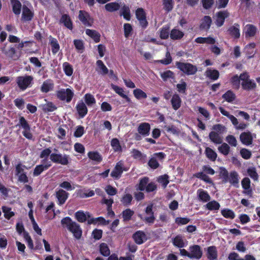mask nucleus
<instances>
[{
    "label": "nucleus",
    "instance_id": "59",
    "mask_svg": "<svg viewBox=\"0 0 260 260\" xmlns=\"http://www.w3.org/2000/svg\"><path fill=\"white\" fill-rule=\"evenodd\" d=\"M84 98L85 103L88 106H91L96 103L94 96L90 93H86Z\"/></svg>",
    "mask_w": 260,
    "mask_h": 260
},
{
    "label": "nucleus",
    "instance_id": "12",
    "mask_svg": "<svg viewBox=\"0 0 260 260\" xmlns=\"http://www.w3.org/2000/svg\"><path fill=\"white\" fill-rule=\"evenodd\" d=\"M119 14L120 16H123L126 20L129 21L131 19V14L129 6L121 3Z\"/></svg>",
    "mask_w": 260,
    "mask_h": 260
},
{
    "label": "nucleus",
    "instance_id": "38",
    "mask_svg": "<svg viewBox=\"0 0 260 260\" xmlns=\"http://www.w3.org/2000/svg\"><path fill=\"white\" fill-rule=\"evenodd\" d=\"M209 137L211 141L216 144H220L222 143V139L219 134L214 131L209 133Z\"/></svg>",
    "mask_w": 260,
    "mask_h": 260
},
{
    "label": "nucleus",
    "instance_id": "4",
    "mask_svg": "<svg viewBox=\"0 0 260 260\" xmlns=\"http://www.w3.org/2000/svg\"><path fill=\"white\" fill-rule=\"evenodd\" d=\"M74 95V92L70 88L61 89L57 91L56 96L61 101H66L69 103Z\"/></svg>",
    "mask_w": 260,
    "mask_h": 260
},
{
    "label": "nucleus",
    "instance_id": "61",
    "mask_svg": "<svg viewBox=\"0 0 260 260\" xmlns=\"http://www.w3.org/2000/svg\"><path fill=\"white\" fill-rule=\"evenodd\" d=\"M166 58L160 60H157L156 61V62L157 63H160L165 65H168L170 64L172 61V58L169 51H167L166 52Z\"/></svg>",
    "mask_w": 260,
    "mask_h": 260
},
{
    "label": "nucleus",
    "instance_id": "42",
    "mask_svg": "<svg viewBox=\"0 0 260 260\" xmlns=\"http://www.w3.org/2000/svg\"><path fill=\"white\" fill-rule=\"evenodd\" d=\"M206 157L211 161H215L217 157V154L215 151L210 147H206L205 150Z\"/></svg>",
    "mask_w": 260,
    "mask_h": 260
},
{
    "label": "nucleus",
    "instance_id": "29",
    "mask_svg": "<svg viewBox=\"0 0 260 260\" xmlns=\"http://www.w3.org/2000/svg\"><path fill=\"white\" fill-rule=\"evenodd\" d=\"M54 87V83L51 79H48L44 81L41 87V91L42 92L47 93L52 90Z\"/></svg>",
    "mask_w": 260,
    "mask_h": 260
},
{
    "label": "nucleus",
    "instance_id": "5",
    "mask_svg": "<svg viewBox=\"0 0 260 260\" xmlns=\"http://www.w3.org/2000/svg\"><path fill=\"white\" fill-rule=\"evenodd\" d=\"M78 18L82 24L87 27H91L94 22L93 18L90 16V14L84 10L79 11Z\"/></svg>",
    "mask_w": 260,
    "mask_h": 260
},
{
    "label": "nucleus",
    "instance_id": "44",
    "mask_svg": "<svg viewBox=\"0 0 260 260\" xmlns=\"http://www.w3.org/2000/svg\"><path fill=\"white\" fill-rule=\"evenodd\" d=\"M62 68L66 75L70 77L73 75L74 69L73 66L70 63L68 62H63Z\"/></svg>",
    "mask_w": 260,
    "mask_h": 260
},
{
    "label": "nucleus",
    "instance_id": "50",
    "mask_svg": "<svg viewBox=\"0 0 260 260\" xmlns=\"http://www.w3.org/2000/svg\"><path fill=\"white\" fill-rule=\"evenodd\" d=\"M134 96L137 100L145 99L147 98V94L140 88H136L133 90Z\"/></svg>",
    "mask_w": 260,
    "mask_h": 260
},
{
    "label": "nucleus",
    "instance_id": "53",
    "mask_svg": "<svg viewBox=\"0 0 260 260\" xmlns=\"http://www.w3.org/2000/svg\"><path fill=\"white\" fill-rule=\"evenodd\" d=\"M221 144V145L219 146L218 147V150L222 154L226 156L230 153V147L228 144L225 143H223Z\"/></svg>",
    "mask_w": 260,
    "mask_h": 260
},
{
    "label": "nucleus",
    "instance_id": "11",
    "mask_svg": "<svg viewBox=\"0 0 260 260\" xmlns=\"http://www.w3.org/2000/svg\"><path fill=\"white\" fill-rule=\"evenodd\" d=\"M34 12L30 10L26 5L22 6V12L21 21L23 22H29L32 20L34 17Z\"/></svg>",
    "mask_w": 260,
    "mask_h": 260
},
{
    "label": "nucleus",
    "instance_id": "36",
    "mask_svg": "<svg viewBox=\"0 0 260 260\" xmlns=\"http://www.w3.org/2000/svg\"><path fill=\"white\" fill-rule=\"evenodd\" d=\"M245 29L246 38L253 37L255 35L256 33V27L252 24H247L245 26Z\"/></svg>",
    "mask_w": 260,
    "mask_h": 260
},
{
    "label": "nucleus",
    "instance_id": "51",
    "mask_svg": "<svg viewBox=\"0 0 260 260\" xmlns=\"http://www.w3.org/2000/svg\"><path fill=\"white\" fill-rule=\"evenodd\" d=\"M194 176L209 184H212L213 181L210 177L203 172H198L194 174Z\"/></svg>",
    "mask_w": 260,
    "mask_h": 260
},
{
    "label": "nucleus",
    "instance_id": "13",
    "mask_svg": "<svg viewBox=\"0 0 260 260\" xmlns=\"http://www.w3.org/2000/svg\"><path fill=\"white\" fill-rule=\"evenodd\" d=\"M135 242L138 245L142 244L147 240V238L145 233L142 231L136 232L132 236Z\"/></svg>",
    "mask_w": 260,
    "mask_h": 260
},
{
    "label": "nucleus",
    "instance_id": "15",
    "mask_svg": "<svg viewBox=\"0 0 260 260\" xmlns=\"http://www.w3.org/2000/svg\"><path fill=\"white\" fill-rule=\"evenodd\" d=\"M122 160L118 161L113 170L112 171L110 175L114 179L118 180L121 177L122 174Z\"/></svg>",
    "mask_w": 260,
    "mask_h": 260
},
{
    "label": "nucleus",
    "instance_id": "7",
    "mask_svg": "<svg viewBox=\"0 0 260 260\" xmlns=\"http://www.w3.org/2000/svg\"><path fill=\"white\" fill-rule=\"evenodd\" d=\"M136 17L139 21L140 26L143 29H145L148 25V22L146 18V13L142 8H139L136 10Z\"/></svg>",
    "mask_w": 260,
    "mask_h": 260
},
{
    "label": "nucleus",
    "instance_id": "10",
    "mask_svg": "<svg viewBox=\"0 0 260 260\" xmlns=\"http://www.w3.org/2000/svg\"><path fill=\"white\" fill-rule=\"evenodd\" d=\"M153 204H150L147 205L145 209V213L148 215L147 217H145L144 219L142 218L141 215H139V216L146 223H153L155 220V217L154 212L152 210Z\"/></svg>",
    "mask_w": 260,
    "mask_h": 260
},
{
    "label": "nucleus",
    "instance_id": "23",
    "mask_svg": "<svg viewBox=\"0 0 260 260\" xmlns=\"http://www.w3.org/2000/svg\"><path fill=\"white\" fill-rule=\"evenodd\" d=\"M77 111L81 118H83L87 113L88 109L85 103L81 101L76 105Z\"/></svg>",
    "mask_w": 260,
    "mask_h": 260
},
{
    "label": "nucleus",
    "instance_id": "47",
    "mask_svg": "<svg viewBox=\"0 0 260 260\" xmlns=\"http://www.w3.org/2000/svg\"><path fill=\"white\" fill-rule=\"evenodd\" d=\"M134 214V211L131 209L127 208L123 210L122 212V216L124 221H127L132 219V216Z\"/></svg>",
    "mask_w": 260,
    "mask_h": 260
},
{
    "label": "nucleus",
    "instance_id": "1",
    "mask_svg": "<svg viewBox=\"0 0 260 260\" xmlns=\"http://www.w3.org/2000/svg\"><path fill=\"white\" fill-rule=\"evenodd\" d=\"M62 226L66 227L68 230L73 233L74 237L77 239H80L82 235V230L79 224L73 221L70 217L63 218L61 220Z\"/></svg>",
    "mask_w": 260,
    "mask_h": 260
},
{
    "label": "nucleus",
    "instance_id": "24",
    "mask_svg": "<svg viewBox=\"0 0 260 260\" xmlns=\"http://www.w3.org/2000/svg\"><path fill=\"white\" fill-rule=\"evenodd\" d=\"M75 217L78 222L82 223L85 222L87 218L91 217V215L89 212L85 214L83 211L79 210L75 213Z\"/></svg>",
    "mask_w": 260,
    "mask_h": 260
},
{
    "label": "nucleus",
    "instance_id": "57",
    "mask_svg": "<svg viewBox=\"0 0 260 260\" xmlns=\"http://www.w3.org/2000/svg\"><path fill=\"white\" fill-rule=\"evenodd\" d=\"M132 200V196L129 193H126L122 197L120 201L124 206H128L131 204Z\"/></svg>",
    "mask_w": 260,
    "mask_h": 260
},
{
    "label": "nucleus",
    "instance_id": "18",
    "mask_svg": "<svg viewBox=\"0 0 260 260\" xmlns=\"http://www.w3.org/2000/svg\"><path fill=\"white\" fill-rule=\"evenodd\" d=\"M240 139L241 142L246 145H250L253 142V138L249 132L242 133L240 136Z\"/></svg>",
    "mask_w": 260,
    "mask_h": 260
},
{
    "label": "nucleus",
    "instance_id": "28",
    "mask_svg": "<svg viewBox=\"0 0 260 260\" xmlns=\"http://www.w3.org/2000/svg\"><path fill=\"white\" fill-rule=\"evenodd\" d=\"M97 68L96 71L101 75L104 76L109 73V70L101 60H98L96 62Z\"/></svg>",
    "mask_w": 260,
    "mask_h": 260
},
{
    "label": "nucleus",
    "instance_id": "48",
    "mask_svg": "<svg viewBox=\"0 0 260 260\" xmlns=\"http://www.w3.org/2000/svg\"><path fill=\"white\" fill-rule=\"evenodd\" d=\"M169 35H170L169 25L164 26L160 30V38L161 39L166 40L168 39Z\"/></svg>",
    "mask_w": 260,
    "mask_h": 260
},
{
    "label": "nucleus",
    "instance_id": "64",
    "mask_svg": "<svg viewBox=\"0 0 260 260\" xmlns=\"http://www.w3.org/2000/svg\"><path fill=\"white\" fill-rule=\"evenodd\" d=\"M160 77L164 81H166L169 78H173L174 77V74L172 71L167 70L161 73Z\"/></svg>",
    "mask_w": 260,
    "mask_h": 260
},
{
    "label": "nucleus",
    "instance_id": "22",
    "mask_svg": "<svg viewBox=\"0 0 260 260\" xmlns=\"http://www.w3.org/2000/svg\"><path fill=\"white\" fill-rule=\"evenodd\" d=\"M119 1L108 3L105 5V10L109 12H114L119 10L120 8L121 2Z\"/></svg>",
    "mask_w": 260,
    "mask_h": 260
},
{
    "label": "nucleus",
    "instance_id": "21",
    "mask_svg": "<svg viewBox=\"0 0 260 260\" xmlns=\"http://www.w3.org/2000/svg\"><path fill=\"white\" fill-rule=\"evenodd\" d=\"M212 19L209 16H205L200 25V29L202 30L208 31L211 25Z\"/></svg>",
    "mask_w": 260,
    "mask_h": 260
},
{
    "label": "nucleus",
    "instance_id": "49",
    "mask_svg": "<svg viewBox=\"0 0 260 260\" xmlns=\"http://www.w3.org/2000/svg\"><path fill=\"white\" fill-rule=\"evenodd\" d=\"M221 214L226 218L233 219L235 217V214L234 212L232 210L228 208L221 210Z\"/></svg>",
    "mask_w": 260,
    "mask_h": 260
},
{
    "label": "nucleus",
    "instance_id": "31",
    "mask_svg": "<svg viewBox=\"0 0 260 260\" xmlns=\"http://www.w3.org/2000/svg\"><path fill=\"white\" fill-rule=\"evenodd\" d=\"M49 44L51 47L52 52L53 54H56L60 49L59 44L56 38L50 36L49 37Z\"/></svg>",
    "mask_w": 260,
    "mask_h": 260
},
{
    "label": "nucleus",
    "instance_id": "16",
    "mask_svg": "<svg viewBox=\"0 0 260 260\" xmlns=\"http://www.w3.org/2000/svg\"><path fill=\"white\" fill-rule=\"evenodd\" d=\"M137 131L143 137L148 136L150 134V125L147 122H142L139 125Z\"/></svg>",
    "mask_w": 260,
    "mask_h": 260
},
{
    "label": "nucleus",
    "instance_id": "58",
    "mask_svg": "<svg viewBox=\"0 0 260 260\" xmlns=\"http://www.w3.org/2000/svg\"><path fill=\"white\" fill-rule=\"evenodd\" d=\"M206 208L210 210V211H213V210H217L219 209L220 208V204L218 202H217V201H210V202H209L206 205Z\"/></svg>",
    "mask_w": 260,
    "mask_h": 260
},
{
    "label": "nucleus",
    "instance_id": "43",
    "mask_svg": "<svg viewBox=\"0 0 260 260\" xmlns=\"http://www.w3.org/2000/svg\"><path fill=\"white\" fill-rule=\"evenodd\" d=\"M222 98L229 103H232L235 100L236 95L233 91L229 90L222 95Z\"/></svg>",
    "mask_w": 260,
    "mask_h": 260
},
{
    "label": "nucleus",
    "instance_id": "34",
    "mask_svg": "<svg viewBox=\"0 0 260 260\" xmlns=\"http://www.w3.org/2000/svg\"><path fill=\"white\" fill-rule=\"evenodd\" d=\"M10 3L12 7L13 12L16 15H19L21 13L22 6L21 3L19 0H10Z\"/></svg>",
    "mask_w": 260,
    "mask_h": 260
},
{
    "label": "nucleus",
    "instance_id": "19",
    "mask_svg": "<svg viewBox=\"0 0 260 260\" xmlns=\"http://www.w3.org/2000/svg\"><path fill=\"white\" fill-rule=\"evenodd\" d=\"M51 166V164L50 161L47 162L45 165H37L33 172V176H38L40 175L43 171L47 170Z\"/></svg>",
    "mask_w": 260,
    "mask_h": 260
},
{
    "label": "nucleus",
    "instance_id": "39",
    "mask_svg": "<svg viewBox=\"0 0 260 260\" xmlns=\"http://www.w3.org/2000/svg\"><path fill=\"white\" fill-rule=\"evenodd\" d=\"M173 244L174 246L182 248L185 246L183 237L181 235H178L173 239Z\"/></svg>",
    "mask_w": 260,
    "mask_h": 260
},
{
    "label": "nucleus",
    "instance_id": "46",
    "mask_svg": "<svg viewBox=\"0 0 260 260\" xmlns=\"http://www.w3.org/2000/svg\"><path fill=\"white\" fill-rule=\"evenodd\" d=\"M99 250L100 253L104 256H108L110 254V249L106 243H101L99 246Z\"/></svg>",
    "mask_w": 260,
    "mask_h": 260
},
{
    "label": "nucleus",
    "instance_id": "27",
    "mask_svg": "<svg viewBox=\"0 0 260 260\" xmlns=\"http://www.w3.org/2000/svg\"><path fill=\"white\" fill-rule=\"evenodd\" d=\"M87 156L90 159L95 161L96 164L100 163L103 160L102 156L96 151L88 152Z\"/></svg>",
    "mask_w": 260,
    "mask_h": 260
},
{
    "label": "nucleus",
    "instance_id": "17",
    "mask_svg": "<svg viewBox=\"0 0 260 260\" xmlns=\"http://www.w3.org/2000/svg\"><path fill=\"white\" fill-rule=\"evenodd\" d=\"M59 23L63 24L66 27L70 30H72L73 28V22L69 14L62 15L59 20Z\"/></svg>",
    "mask_w": 260,
    "mask_h": 260
},
{
    "label": "nucleus",
    "instance_id": "54",
    "mask_svg": "<svg viewBox=\"0 0 260 260\" xmlns=\"http://www.w3.org/2000/svg\"><path fill=\"white\" fill-rule=\"evenodd\" d=\"M149 181V179L147 177H144L141 178L138 185V189L141 191L145 190Z\"/></svg>",
    "mask_w": 260,
    "mask_h": 260
},
{
    "label": "nucleus",
    "instance_id": "14",
    "mask_svg": "<svg viewBox=\"0 0 260 260\" xmlns=\"http://www.w3.org/2000/svg\"><path fill=\"white\" fill-rule=\"evenodd\" d=\"M56 198L58 201V205L61 206L65 203L69 198V193L62 189H60L56 192Z\"/></svg>",
    "mask_w": 260,
    "mask_h": 260
},
{
    "label": "nucleus",
    "instance_id": "33",
    "mask_svg": "<svg viewBox=\"0 0 260 260\" xmlns=\"http://www.w3.org/2000/svg\"><path fill=\"white\" fill-rule=\"evenodd\" d=\"M197 196L199 200L203 202H207L211 199V197L208 192L203 189H199L197 190Z\"/></svg>",
    "mask_w": 260,
    "mask_h": 260
},
{
    "label": "nucleus",
    "instance_id": "26",
    "mask_svg": "<svg viewBox=\"0 0 260 260\" xmlns=\"http://www.w3.org/2000/svg\"><path fill=\"white\" fill-rule=\"evenodd\" d=\"M228 182L236 187H239V175L236 171H233L230 172Z\"/></svg>",
    "mask_w": 260,
    "mask_h": 260
},
{
    "label": "nucleus",
    "instance_id": "60",
    "mask_svg": "<svg viewBox=\"0 0 260 260\" xmlns=\"http://www.w3.org/2000/svg\"><path fill=\"white\" fill-rule=\"evenodd\" d=\"M2 210L4 213L5 217L7 219H10L12 217L14 216V212L11 211V208L7 206H3Z\"/></svg>",
    "mask_w": 260,
    "mask_h": 260
},
{
    "label": "nucleus",
    "instance_id": "55",
    "mask_svg": "<svg viewBox=\"0 0 260 260\" xmlns=\"http://www.w3.org/2000/svg\"><path fill=\"white\" fill-rule=\"evenodd\" d=\"M219 176L222 179L223 183H226L229 180V173L227 170L224 167H220Z\"/></svg>",
    "mask_w": 260,
    "mask_h": 260
},
{
    "label": "nucleus",
    "instance_id": "2",
    "mask_svg": "<svg viewBox=\"0 0 260 260\" xmlns=\"http://www.w3.org/2000/svg\"><path fill=\"white\" fill-rule=\"evenodd\" d=\"M34 78L32 76L25 75L17 77L16 82L19 88L22 91H24L32 86L34 83Z\"/></svg>",
    "mask_w": 260,
    "mask_h": 260
},
{
    "label": "nucleus",
    "instance_id": "3",
    "mask_svg": "<svg viewBox=\"0 0 260 260\" xmlns=\"http://www.w3.org/2000/svg\"><path fill=\"white\" fill-rule=\"evenodd\" d=\"M176 67L186 75H193L198 71V68L190 63L176 61L175 63Z\"/></svg>",
    "mask_w": 260,
    "mask_h": 260
},
{
    "label": "nucleus",
    "instance_id": "56",
    "mask_svg": "<svg viewBox=\"0 0 260 260\" xmlns=\"http://www.w3.org/2000/svg\"><path fill=\"white\" fill-rule=\"evenodd\" d=\"M111 145L115 152L122 151V148L120 144L119 141L117 138H113L111 142Z\"/></svg>",
    "mask_w": 260,
    "mask_h": 260
},
{
    "label": "nucleus",
    "instance_id": "41",
    "mask_svg": "<svg viewBox=\"0 0 260 260\" xmlns=\"http://www.w3.org/2000/svg\"><path fill=\"white\" fill-rule=\"evenodd\" d=\"M163 9L166 13H169L172 11L174 6L173 0H162Z\"/></svg>",
    "mask_w": 260,
    "mask_h": 260
},
{
    "label": "nucleus",
    "instance_id": "52",
    "mask_svg": "<svg viewBox=\"0 0 260 260\" xmlns=\"http://www.w3.org/2000/svg\"><path fill=\"white\" fill-rule=\"evenodd\" d=\"M230 83L233 88L239 89L240 86V79L238 75L233 76L230 79Z\"/></svg>",
    "mask_w": 260,
    "mask_h": 260
},
{
    "label": "nucleus",
    "instance_id": "32",
    "mask_svg": "<svg viewBox=\"0 0 260 260\" xmlns=\"http://www.w3.org/2000/svg\"><path fill=\"white\" fill-rule=\"evenodd\" d=\"M181 99L178 94H174L171 100L172 108L177 110L180 108L181 105Z\"/></svg>",
    "mask_w": 260,
    "mask_h": 260
},
{
    "label": "nucleus",
    "instance_id": "8",
    "mask_svg": "<svg viewBox=\"0 0 260 260\" xmlns=\"http://www.w3.org/2000/svg\"><path fill=\"white\" fill-rule=\"evenodd\" d=\"M189 255L190 259H200L203 255V251L199 245H190L189 247Z\"/></svg>",
    "mask_w": 260,
    "mask_h": 260
},
{
    "label": "nucleus",
    "instance_id": "30",
    "mask_svg": "<svg viewBox=\"0 0 260 260\" xmlns=\"http://www.w3.org/2000/svg\"><path fill=\"white\" fill-rule=\"evenodd\" d=\"M228 31L229 34L235 39L239 38L240 36V25L238 23H235L234 25L229 27Z\"/></svg>",
    "mask_w": 260,
    "mask_h": 260
},
{
    "label": "nucleus",
    "instance_id": "40",
    "mask_svg": "<svg viewBox=\"0 0 260 260\" xmlns=\"http://www.w3.org/2000/svg\"><path fill=\"white\" fill-rule=\"evenodd\" d=\"M184 35L183 31L176 28L172 29L170 32V38L173 40H180Z\"/></svg>",
    "mask_w": 260,
    "mask_h": 260
},
{
    "label": "nucleus",
    "instance_id": "6",
    "mask_svg": "<svg viewBox=\"0 0 260 260\" xmlns=\"http://www.w3.org/2000/svg\"><path fill=\"white\" fill-rule=\"evenodd\" d=\"M69 155H62L60 153H52L50 154V159L54 163L61 164L63 166L68 165L69 163Z\"/></svg>",
    "mask_w": 260,
    "mask_h": 260
},
{
    "label": "nucleus",
    "instance_id": "25",
    "mask_svg": "<svg viewBox=\"0 0 260 260\" xmlns=\"http://www.w3.org/2000/svg\"><path fill=\"white\" fill-rule=\"evenodd\" d=\"M205 75L210 79L216 81L219 77V72L217 70L208 68L205 73Z\"/></svg>",
    "mask_w": 260,
    "mask_h": 260
},
{
    "label": "nucleus",
    "instance_id": "37",
    "mask_svg": "<svg viewBox=\"0 0 260 260\" xmlns=\"http://www.w3.org/2000/svg\"><path fill=\"white\" fill-rule=\"evenodd\" d=\"M85 33L92 38L95 43H98L100 41L101 35L97 31L93 29H86L85 30Z\"/></svg>",
    "mask_w": 260,
    "mask_h": 260
},
{
    "label": "nucleus",
    "instance_id": "62",
    "mask_svg": "<svg viewBox=\"0 0 260 260\" xmlns=\"http://www.w3.org/2000/svg\"><path fill=\"white\" fill-rule=\"evenodd\" d=\"M2 52L7 56L12 58L16 53V49L14 47H11L8 50H6L5 47L1 49Z\"/></svg>",
    "mask_w": 260,
    "mask_h": 260
},
{
    "label": "nucleus",
    "instance_id": "35",
    "mask_svg": "<svg viewBox=\"0 0 260 260\" xmlns=\"http://www.w3.org/2000/svg\"><path fill=\"white\" fill-rule=\"evenodd\" d=\"M241 86L243 90L249 91L255 89L256 87V84L254 80L249 79L244 82H242Z\"/></svg>",
    "mask_w": 260,
    "mask_h": 260
},
{
    "label": "nucleus",
    "instance_id": "45",
    "mask_svg": "<svg viewBox=\"0 0 260 260\" xmlns=\"http://www.w3.org/2000/svg\"><path fill=\"white\" fill-rule=\"evenodd\" d=\"M27 169L26 167L22 164L21 162H19L16 165L15 168V175L17 177L21 175V174H23L24 173H26V172L25 171L24 169Z\"/></svg>",
    "mask_w": 260,
    "mask_h": 260
},
{
    "label": "nucleus",
    "instance_id": "9",
    "mask_svg": "<svg viewBox=\"0 0 260 260\" xmlns=\"http://www.w3.org/2000/svg\"><path fill=\"white\" fill-rule=\"evenodd\" d=\"M230 13L227 10L220 11L216 13L215 24L218 27L222 26L225 19L229 17Z\"/></svg>",
    "mask_w": 260,
    "mask_h": 260
},
{
    "label": "nucleus",
    "instance_id": "63",
    "mask_svg": "<svg viewBox=\"0 0 260 260\" xmlns=\"http://www.w3.org/2000/svg\"><path fill=\"white\" fill-rule=\"evenodd\" d=\"M247 172L248 175L254 180H257L258 175L256 172V169L254 167H250L248 168Z\"/></svg>",
    "mask_w": 260,
    "mask_h": 260
},
{
    "label": "nucleus",
    "instance_id": "20",
    "mask_svg": "<svg viewBox=\"0 0 260 260\" xmlns=\"http://www.w3.org/2000/svg\"><path fill=\"white\" fill-rule=\"evenodd\" d=\"M206 255L209 260H217L218 252L216 246L208 247L207 249Z\"/></svg>",
    "mask_w": 260,
    "mask_h": 260
}]
</instances>
